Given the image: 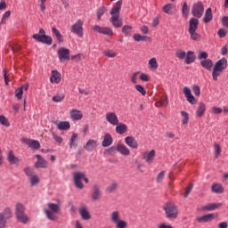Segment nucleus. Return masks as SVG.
<instances>
[{
	"label": "nucleus",
	"instance_id": "f257e3e1",
	"mask_svg": "<svg viewBox=\"0 0 228 228\" xmlns=\"http://www.w3.org/2000/svg\"><path fill=\"white\" fill-rule=\"evenodd\" d=\"M122 0H118L110 10V22L114 28H122L123 21L120 20V10H122Z\"/></svg>",
	"mask_w": 228,
	"mask_h": 228
},
{
	"label": "nucleus",
	"instance_id": "f03ea898",
	"mask_svg": "<svg viewBox=\"0 0 228 228\" xmlns=\"http://www.w3.org/2000/svg\"><path fill=\"white\" fill-rule=\"evenodd\" d=\"M227 69V59L223 57L217 61L212 70V77L214 81H218V77Z\"/></svg>",
	"mask_w": 228,
	"mask_h": 228
},
{
	"label": "nucleus",
	"instance_id": "7ed1b4c3",
	"mask_svg": "<svg viewBox=\"0 0 228 228\" xmlns=\"http://www.w3.org/2000/svg\"><path fill=\"white\" fill-rule=\"evenodd\" d=\"M162 209L165 210L167 218L176 219L178 217V208L173 201L167 202Z\"/></svg>",
	"mask_w": 228,
	"mask_h": 228
},
{
	"label": "nucleus",
	"instance_id": "20e7f679",
	"mask_svg": "<svg viewBox=\"0 0 228 228\" xmlns=\"http://www.w3.org/2000/svg\"><path fill=\"white\" fill-rule=\"evenodd\" d=\"M15 216H16L18 222H20L21 224H26L29 221L28 216L26 215V208H24V206L22 203L16 204Z\"/></svg>",
	"mask_w": 228,
	"mask_h": 228
},
{
	"label": "nucleus",
	"instance_id": "39448f33",
	"mask_svg": "<svg viewBox=\"0 0 228 228\" xmlns=\"http://www.w3.org/2000/svg\"><path fill=\"white\" fill-rule=\"evenodd\" d=\"M34 40L40 42L41 44H45L46 45H53V37L45 35V30L44 28L39 29V34H34L32 36Z\"/></svg>",
	"mask_w": 228,
	"mask_h": 228
},
{
	"label": "nucleus",
	"instance_id": "423d86ee",
	"mask_svg": "<svg viewBox=\"0 0 228 228\" xmlns=\"http://www.w3.org/2000/svg\"><path fill=\"white\" fill-rule=\"evenodd\" d=\"M110 221L116 228H127V223L125 220H121L120 213L117 210L111 213Z\"/></svg>",
	"mask_w": 228,
	"mask_h": 228
},
{
	"label": "nucleus",
	"instance_id": "0eeeda50",
	"mask_svg": "<svg viewBox=\"0 0 228 228\" xmlns=\"http://www.w3.org/2000/svg\"><path fill=\"white\" fill-rule=\"evenodd\" d=\"M12 217V209L10 208H4L0 213V228H5L7 220H10Z\"/></svg>",
	"mask_w": 228,
	"mask_h": 228
},
{
	"label": "nucleus",
	"instance_id": "6e6552de",
	"mask_svg": "<svg viewBox=\"0 0 228 228\" xmlns=\"http://www.w3.org/2000/svg\"><path fill=\"white\" fill-rule=\"evenodd\" d=\"M191 13L196 19H201L204 15V4L198 2L192 5Z\"/></svg>",
	"mask_w": 228,
	"mask_h": 228
},
{
	"label": "nucleus",
	"instance_id": "1a4fd4ad",
	"mask_svg": "<svg viewBox=\"0 0 228 228\" xmlns=\"http://www.w3.org/2000/svg\"><path fill=\"white\" fill-rule=\"evenodd\" d=\"M71 33H74V35H77L78 37H83L85 35L84 29H83V20H77L70 28Z\"/></svg>",
	"mask_w": 228,
	"mask_h": 228
},
{
	"label": "nucleus",
	"instance_id": "9d476101",
	"mask_svg": "<svg viewBox=\"0 0 228 228\" xmlns=\"http://www.w3.org/2000/svg\"><path fill=\"white\" fill-rule=\"evenodd\" d=\"M57 53H58L59 60L61 61H69V60H70V50L65 47H61L59 48Z\"/></svg>",
	"mask_w": 228,
	"mask_h": 228
},
{
	"label": "nucleus",
	"instance_id": "9b49d317",
	"mask_svg": "<svg viewBox=\"0 0 228 228\" xmlns=\"http://www.w3.org/2000/svg\"><path fill=\"white\" fill-rule=\"evenodd\" d=\"M94 31L101 35H107V37H113V30L108 27H101L99 25L93 26Z\"/></svg>",
	"mask_w": 228,
	"mask_h": 228
},
{
	"label": "nucleus",
	"instance_id": "f8f14e48",
	"mask_svg": "<svg viewBox=\"0 0 228 228\" xmlns=\"http://www.w3.org/2000/svg\"><path fill=\"white\" fill-rule=\"evenodd\" d=\"M105 118L111 126H118L119 124L118 116H117L115 112H107L105 114Z\"/></svg>",
	"mask_w": 228,
	"mask_h": 228
},
{
	"label": "nucleus",
	"instance_id": "ddd939ff",
	"mask_svg": "<svg viewBox=\"0 0 228 228\" xmlns=\"http://www.w3.org/2000/svg\"><path fill=\"white\" fill-rule=\"evenodd\" d=\"M142 159L145 160V163L151 165L154 161V158H156V151L151 150L150 152L144 151L142 154Z\"/></svg>",
	"mask_w": 228,
	"mask_h": 228
},
{
	"label": "nucleus",
	"instance_id": "4468645a",
	"mask_svg": "<svg viewBox=\"0 0 228 228\" xmlns=\"http://www.w3.org/2000/svg\"><path fill=\"white\" fill-rule=\"evenodd\" d=\"M73 177H74L75 186L77 189L82 190L84 188V185L82 183V180L84 178V174L80 173V172H76V173H74Z\"/></svg>",
	"mask_w": 228,
	"mask_h": 228
},
{
	"label": "nucleus",
	"instance_id": "2eb2a0df",
	"mask_svg": "<svg viewBox=\"0 0 228 228\" xmlns=\"http://www.w3.org/2000/svg\"><path fill=\"white\" fill-rule=\"evenodd\" d=\"M26 175L28 177L31 186H37L38 183H40V177L33 172H26Z\"/></svg>",
	"mask_w": 228,
	"mask_h": 228
},
{
	"label": "nucleus",
	"instance_id": "dca6fc26",
	"mask_svg": "<svg viewBox=\"0 0 228 228\" xmlns=\"http://www.w3.org/2000/svg\"><path fill=\"white\" fill-rule=\"evenodd\" d=\"M23 143L30 147V149L38 150L40 149V142L29 138H23Z\"/></svg>",
	"mask_w": 228,
	"mask_h": 228
},
{
	"label": "nucleus",
	"instance_id": "f3484780",
	"mask_svg": "<svg viewBox=\"0 0 228 228\" xmlns=\"http://www.w3.org/2000/svg\"><path fill=\"white\" fill-rule=\"evenodd\" d=\"M223 206V203H208L206 206H203L201 208H200V211H215L216 209L219 208Z\"/></svg>",
	"mask_w": 228,
	"mask_h": 228
},
{
	"label": "nucleus",
	"instance_id": "a211bd4d",
	"mask_svg": "<svg viewBox=\"0 0 228 228\" xmlns=\"http://www.w3.org/2000/svg\"><path fill=\"white\" fill-rule=\"evenodd\" d=\"M216 219L215 214H208L205 216H198L197 222L200 224H207Z\"/></svg>",
	"mask_w": 228,
	"mask_h": 228
},
{
	"label": "nucleus",
	"instance_id": "6ab92c4d",
	"mask_svg": "<svg viewBox=\"0 0 228 228\" xmlns=\"http://www.w3.org/2000/svg\"><path fill=\"white\" fill-rule=\"evenodd\" d=\"M36 158L37 159V162L35 163L36 168H47L48 167L47 160H45V159H44L42 155H36Z\"/></svg>",
	"mask_w": 228,
	"mask_h": 228
},
{
	"label": "nucleus",
	"instance_id": "aec40b11",
	"mask_svg": "<svg viewBox=\"0 0 228 228\" xmlns=\"http://www.w3.org/2000/svg\"><path fill=\"white\" fill-rule=\"evenodd\" d=\"M183 94L190 104H195L197 102V100H195V96L191 94V89H190V87H184Z\"/></svg>",
	"mask_w": 228,
	"mask_h": 228
},
{
	"label": "nucleus",
	"instance_id": "412c9836",
	"mask_svg": "<svg viewBox=\"0 0 228 228\" xmlns=\"http://www.w3.org/2000/svg\"><path fill=\"white\" fill-rule=\"evenodd\" d=\"M125 143H126L128 147H131V149L138 148V141H136L133 136H126L125 138Z\"/></svg>",
	"mask_w": 228,
	"mask_h": 228
},
{
	"label": "nucleus",
	"instance_id": "4be33fe9",
	"mask_svg": "<svg viewBox=\"0 0 228 228\" xmlns=\"http://www.w3.org/2000/svg\"><path fill=\"white\" fill-rule=\"evenodd\" d=\"M50 81L58 85L61 81V74L56 69L52 70V77H50Z\"/></svg>",
	"mask_w": 228,
	"mask_h": 228
},
{
	"label": "nucleus",
	"instance_id": "5701e85b",
	"mask_svg": "<svg viewBox=\"0 0 228 228\" xmlns=\"http://www.w3.org/2000/svg\"><path fill=\"white\" fill-rule=\"evenodd\" d=\"M197 29H199V20L197 18H191L188 31H197Z\"/></svg>",
	"mask_w": 228,
	"mask_h": 228
},
{
	"label": "nucleus",
	"instance_id": "b1692460",
	"mask_svg": "<svg viewBox=\"0 0 228 228\" xmlns=\"http://www.w3.org/2000/svg\"><path fill=\"white\" fill-rule=\"evenodd\" d=\"M97 141L94 140V139H90L89 141H87V142L86 143L84 149L86 151H87L88 152H92V151H94V149H95L97 147Z\"/></svg>",
	"mask_w": 228,
	"mask_h": 228
},
{
	"label": "nucleus",
	"instance_id": "393cba45",
	"mask_svg": "<svg viewBox=\"0 0 228 228\" xmlns=\"http://www.w3.org/2000/svg\"><path fill=\"white\" fill-rule=\"evenodd\" d=\"M117 151L118 152H119V154H122V156H129V154H131V151H129V148H127L124 144H118Z\"/></svg>",
	"mask_w": 228,
	"mask_h": 228
},
{
	"label": "nucleus",
	"instance_id": "a878e982",
	"mask_svg": "<svg viewBox=\"0 0 228 228\" xmlns=\"http://www.w3.org/2000/svg\"><path fill=\"white\" fill-rule=\"evenodd\" d=\"M200 65L206 70H212L213 69V61L211 59H205L200 61Z\"/></svg>",
	"mask_w": 228,
	"mask_h": 228
},
{
	"label": "nucleus",
	"instance_id": "bb28decb",
	"mask_svg": "<svg viewBox=\"0 0 228 228\" xmlns=\"http://www.w3.org/2000/svg\"><path fill=\"white\" fill-rule=\"evenodd\" d=\"M101 197H102L101 189H99L98 185H94V187H93V195H92L93 200L96 201L98 200H101Z\"/></svg>",
	"mask_w": 228,
	"mask_h": 228
},
{
	"label": "nucleus",
	"instance_id": "cd10ccee",
	"mask_svg": "<svg viewBox=\"0 0 228 228\" xmlns=\"http://www.w3.org/2000/svg\"><path fill=\"white\" fill-rule=\"evenodd\" d=\"M211 191L213 193L222 194L224 192V189L221 183H216L211 186Z\"/></svg>",
	"mask_w": 228,
	"mask_h": 228
},
{
	"label": "nucleus",
	"instance_id": "c85d7f7f",
	"mask_svg": "<svg viewBox=\"0 0 228 228\" xmlns=\"http://www.w3.org/2000/svg\"><path fill=\"white\" fill-rule=\"evenodd\" d=\"M195 60H196L195 53L192 51H189L187 52V53H185L186 65H191V63H193Z\"/></svg>",
	"mask_w": 228,
	"mask_h": 228
},
{
	"label": "nucleus",
	"instance_id": "c756f323",
	"mask_svg": "<svg viewBox=\"0 0 228 228\" xmlns=\"http://www.w3.org/2000/svg\"><path fill=\"white\" fill-rule=\"evenodd\" d=\"M113 143V137L111 134H106L103 137V141L102 142V147H110Z\"/></svg>",
	"mask_w": 228,
	"mask_h": 228
},
{
	"label": "nucleus",
	"instance_id": "7c9ffc66",
	"mask_svg": "<svg viewBox=\"0 0 228 228\" xmlns=\"http://www.w3.org/2000/svg\"><path fill=\"white\" fill-rule=\"evenodd\" d=\"M213 20V11L211 8H208L205 12V16L203 18V22L208 24V22H211Z\"/></svg>",
	"mask_w": 228,
	"mask_h": 228
},
{
	"label": "nucleus",
	"instance_id": "2f4dec72",
	"mask_svg": "<svg viewBox=\"0 0 228 228\" xmlns=\"http://www.w3.org/2000/svg\"><path fill=\"white\" fill-rule=\"evenodd\" d=\"M70 117L72 120H81V118H83V113L78 110L73 109L70 111Z\"/></svg>",
	"mask_w": 228,
	"mask_h": 228
},
{
	"label": "nucleus",
	"instance_id": "473e14b6",
	"mask_svg": "<svg viewBox=\"0 0 228 228\" xmlns=\"http://www.w3.org/2000/svg\"><path fill=\"white\" fill-rule=\"evenodd\" d=\"M204 113H206V103L200 102L198 105V110L196 111V117H203Z\"/></svg>",
	"mask_w": 228,
	"mask_h": 228
},
{
	"label": "nucleus",
	"instance_id": "72a5a7b5",
	"mask_svg": "<svg viewBox=\"0 0 228 228\" xmlns=\"http://www.w3.org/2000/svg\"><path fill=\"white\" fill-rule=\"evenodd\" d=\"M124 37H129L133 35V27L129 25H125L121 29Z\"/></svg>",
	"mask_w": 228,
	"mask_h": 228
},
{
	"label": "nucleus",
	"instance_id": "f704fd0d",
	"mask_svg": "<svg viewBox=\"0 0 228 228\" xmlns=\"http://www.w3.org/2000/svg\"><path fill=\"white\" fill-rule=\"evenodd\" d=\"M44 212L46 215V217L48 220H52V221L58 220V216H56L55 212H52L50 209H47V208H45Z\"/></svg>",
	"mask_w": 228,
	"mask_h": 228
},
{
	"label": "nucleus",
	"instance_id": "c9c22d12",
	"mask_svg": "<svg viewBox=\"0 0 228 228\" xmlns=\"http://www.w3.org/2000/svg\"><path fill=\"white\" fill-rule=\"evenodd\" d=\"M79 213L83 220H91V215L86 208H80Z\"/></svg>",
	"mask_w": 228,
	"mask_h": 228
},
{
	"label": "nucleus",
	"instance_id": "e433bc0d",
	"mask_svg": "<svg viewBox=\"0 0 228 228\" xmlns=\"http://www.w3.org/2000/svg\"><path fill=\"white\" fill-rule=\"evenodd\" d=\"M7 159L11 165H17L19 164V158L13 155V151H9L7 155Z\"/></svg>",
	"mask_w": 228,
	"mask_h": 228
},
{
	"label": "nucleus",
	"instance_id": "4c0bfd02",
	"mask_svg": "<svg viewBox=\"0 0 228 228\" xmlns=\"http://www.w3.org/2000/svg\"><path fill=\"white\" fill-rule=\"evenodd\" d=\"M116 126V133H118V134H124V133H127V125L121 123Z\"/></svg>",
	"mask_w": 228,
	"mask_h": 228
},
{
	"label": "nucleus",
	"instance_id": "58836bf2",
	"mask_svg": "<svg viewBox=\"0 0 228 228\" xmlns=\"http://www.w3.org/2000/svg\"><path fill=\"white\" fill-rule=\"evenodd\" d=\"M77 134H72L71 138L69 140V149H77Z\"/></svg>",
	"mask_w": 228,
	"mask_h": 228
},
{
	"label": "nucleus",
	"instance_id": "ea45409f",
	"mask_svg": "<svg viewBox=\"0 0 228 228\" xmlns=\"http://www.w3.org/2000/svg\"><path fill=\"white\" fill-rule=\"evenodd\" d=\"M57 127L60 131H68V129H70V123L68 121H61L57 125Z\"/></svg>",
	"mask_w": 228,
	"mask_h": 228
},
{
	"label": "nucleus",
	"instance_id": "a19ab883",
	"mask_svg": "<svg viewBox=\"0 0 228 228\" xmlns=\"http://www.w3.org/2000/svg\"><path fill=\"white\" fill-rule=\"evenodd\" d=\"M181 116L183 117L182 119V124L183 126H186V124H188V122H190V114H188V112L182 110L181 112Z\"/></svg>",
	"mask_w": 228,
	"mask_h": 228
},
{
	"label": "nucleus",
	"instance_id": "79ce46f5",
	"mask_svg": "<svg viewBox=\"0 0 228 228\" xmlns=\"http://www.w3.org/2000/svg\"><path fill=\"white\" fill-rule=\"evenodd\" d=\"M52 33L55 35L58 42H63V36H61V33H60V30H58L56 28H52Z\"/></svg>",
	"mask_w": 228,
	"mask_h": 228
},
{
	"label": "nucleus",
	"instance_id": "37998d69",
	"mask_svg": "<svg viewBox=\"0 0 228 228\" xmlns=\"http://www.w3.org/2000/svg\"><path fill=\"white\" fill-rule=\"evenodd\" d=\"M118 189V183L116 182H113L112 183L109 184L106 192L108 193H113Z\"/></svg>",
	"mask_w": 228,
	"mask_h": 228
},
{
	"label": "nucleus",
	"instance_id": "c03bdc74",
	"mask_svg": "<svg viewBox=\"0 0 228 228\" xmlns=\"http://www.w3.org/2000/svg\"><path fill=\"white\" fill-rule=\"evenodd\" d=\"M133 38L135 42H145L149 37H147V36H142L140 34H134Z\"/></svg>",
	"mask_w": 228,
	"mask_h": 228
},
{
	"label": "nucleus",
	"instance_id": "a18cd8bd",
	"mask_svg": "<svg viewBox=\"0 0 228 228\" xmlns=\"http://www.w3.org/2000/svg\"><path fill=\"white\" fill-rule=\"evenodd\" d=\"M172 4H165L162 7V12H164V13H167V15H172Z\"/></svg>",
	"mask_w": 228,
	"mask_h": 228
},
{
	"label": "nucleus",
	"instance_id": "49530a36",
	"mask_svg": "<svg viewBox=\"0 0 228 228\" xmlns=\"http://www.w3.org/2000/svg\"><path fill=\"white\" fill-rule=\"evenodd\" d=\"M149 65L152 70H158V61L156 60V57H153L149 61Z\"/></svg>",
	"mask_w": 228,
	"mask_h": 228
},
{
	"label": "nucleus",
	"instance_id": "de8ad7c7",
	"mask_svg": "<svg viewBox=\"0 0 228 228\" xmlns=\"http://www.w3.org/2000/svg\"><path fill=\"white\" fill-rule=\"evenodd\" d=\"M189 35H191V40H195L196 42H200V35L197 33V30H192L189 32Z\"/></svg>",
	"mask_w": 228,
	"mask_h": 228
},
{
	"label": "nucleus",
	"instance_id": "09e8293b",
	"mask_svg": "<svg viewBox=\"0 0 228 228\" xmlns=\"http://www.w3.org/2000/svg\"><path fill=\"white\" fill-rule=\"evenodd\" d=\"M0 124L4 127H10V121H8V118L4 115H0Z\"/></svg>",
	"mask_w": 228,
	"mask_h": 228
},
{
	"label": "nucleus",
	"instance_id": "8fccbe9b",
	"mask_svg": "<svg viewBox=\"0 0 228 228\" xmlns=\"http://www.w3.org/2000/svg\"><path fill=\"white\" fill-rule=\"evenodd\" d=\"M175 56L176 58H178L179 60H184V58H186V52L181 50V49H178L176 50L175 52Z\"/></svg>",
	"mask_w": 228,
	"mask_h": 228
},
{
	"label": "nucleus",
	"instance_id": "3c124183",
	"mask_svg": "<svg viewBox=\"0 0 228 228\" xmlns=\"http://www.w3.org/2000/svg\"><path fill=\"white\" fill-rule=\"evenodd\" d=\"M48 208H50L53 212L58 213L60 211V207L55 203H48Z\"/></svg>",
	"mask_w": 228,
	"mask_h": 228
},
{
	"label": "nucleus",
	"instance_id": "603ef678",
	"mask_svg": "<svg viewBox=\"0 0 228 228\" xmlns=\"http://www.w3.org/2000/svg\"><path fill=\"white\" fill-rule=\"evenodd\" d=\"M12 15V12L7 11L4 13L2 20L0 21V24H6V20H8V18Z\"/></svg>",
	"mask_w": 228,
	"mask_h": 228
},
{
	"label": "nucleus",
	"instance_id": "864d4df0",
	"mask_svg": "<svg viewBox=\"0 0 228 228\" xmlns=\"http://www.w3.org/2000/svg\"><path fill=\"white\" fill-rule=\"evenodd\" d=\"M104 56H107V58H115L117 56V53H115L113 50H106L103 52Z\"/></svg>",
	"mask_w": 228,
	"mask_h": 228
},
{
	"label": "nucleus",
	"instance_id": "5fc2aeb1",
	"mask_svg": "<svg viewBox=\"0 0 228 228\" xmlns=\"http://www.w3.org/2000/svg\"><path fill=\"white\" fill-rule=\"evenodd\" d=\"M104 13H106V7L102 6L98 11H97V20H101V18L102 17V15H104Z\"/></svg>",
	"mask_w": 228,
	"mask_h": 228
},
{
	"label": "nucleus",
	"instance_id": "6e6d98bb",
	"mask_svg": "<svg viewBox=\"0 0 228 228\" xmlns=\"http://www.w3.org/2000/svg\"><path fill=\"white\" fill-rule=\"evenodd\" d=\"M135 90L139 92V94H142V95H146L147 94L145 87H143L142 85H135Z\"/></svg>",
	"mask_w": 228,
	"mask_h": 228
},
{
	"label": "nucleus",
	"instance_id": "4d7b16f0",
	"mask_svg": "<svg viewBox=\"0 0 228 228\" xmlns=\"http://www.w3.org/2000/svg\"><path fill=\"white\" fill-rule=\"evenodd\" d=\"M22 95H24V91L22 90V87H19L18 89H16L15 97H17V99L20 100V99H22Z\"/></svg>",
	"mask_w": 228,
	"mask_h": 228
},
{
	"label": "nucleus",
	"instance_id": "13d9d810",
	"mask_svg": "<svg viewBox=\"0 0 228 228\" xmlns=\"http://www.w3.org/2000/svg\"><path fill=\"white\" fill-rule=\"evenodd\" d=\"M65 99V94H57L53 97V102H61Z\"/></svg>",
	"mask_w": 228,
	"mask_h": 228
},
{
	"label": "nucleus",
	"instance_id": "bf43d9fd",
	"mask_svg": "<svg viewBox=\"0 0 228 228\" xmlns=\"http://www.w3.org/2000/svg\"><path fill=\"white\" fill-rule=\"evenodd\" d=\"M219 38H225L227 37V29L220 28L217 32Z\"/></svg>",
	"mask_w": 228,
	"mask_h": 228
},
{
	"label": "nucleus",
	"instance_id": "052dcab7",
	"mask_svg": "<svg viewBox=\"0 0 228 228\" xmlns=\"http://www.w3.org/2000/svg\"><path fill=\"white\" fill-rule=\"evenodd\" d=\"M188 12H189L188 4L185 2V3H183V7H182L183 16L187 17L188 16Z\"/></svg>",
	"mask_w": 228,
	"mask_h": 228
},
{
	"label": "nucleus",
	"instance_id": "680f3d73",
	"mask_svg": "<svg viewBox=\"0 0 228 228\" xmlns=\"http://www.w3.org/2000/svg\"><path fill=\"white\" fill-rule=\"evenodd\" d=\"M192 92H193L194 95H196L197 97L200 96V87L199 86H193Z\"/></svg>",
	"mask_w": 228,
	"mask_h": 228
},
{
	"label": "nucleus",
	"instance_id": "e2e57ef3",
	"mask_svg": "<svg viewBox=\"0 0 228 228\" xmlns=\"http://www.w3.org/2000/svg\"><path fill=\"white\" fill-rule=\"evenodd\" d=\"M208 54L207 52H200V54L198 55V60H208Z\"/></svg>",
	"mask_w": 228,
	"mask_h": 228
},
{
	"label": "nucleus",
	"instance_id": "0e129e2a",
	"mask_svg": "<svg viewBox=\"0 0 228 228\" xmlns=\"http://www.w3.org/2000/svg\"><path fill=\"white\" fill-rule=\"evenodd\" d=\"M192 189H193V184L190 183L188 185L187 189H185L184 198H187L189 196V194L191 193Z\"/></svg>",
	"mask_w": 228,
	"mask_h": 228
},
{
	"label": "nucleus",
	"instance_id": "69168bd1",
	"mask_svg": "<svg viewBox=\"0 0 228 228\" xmlns=\"http://www.w3.org/2000/svg\"><path fill=\"white\" fill-rule=\"evenodd\" d=\"M138 74H140V71L134 72L132 75L131 81L134 85H136V79L138 78Z\"/></svg>",
	"mask_w": 228,
	"mask_h": 228
},
{
	"label": "nucleus",
	"instance_id": "338daca9",
	"mask_svg": "<svg viewBox=\"0 0 228 228\" xmlns=\"http://www.w3.org/2000/svg\"><path fill=\"white\" fill-rule=\"evenodd\" d=\"M212 111L215 115H220V113H222L223 110L220 107H213Z\"/></svg>",
	"mask_w": 228,
	"mask_h": 228
},
{
	"label": "nucleus",
	"instance_id": "774afa93",
	"mask_svg": "<svg viewBox=\"0 0 228 228\" xmlns=\"http://www.w3.org/2000/svg\"><path fill=\"white\" fill-rule=\"evenodd\" d=\"M221 22H222L223 26H224V28H228V16L222 17Z\"/></svg>",
	"mask_w": 228,
	"mask_h": 228
}]
</instances>
